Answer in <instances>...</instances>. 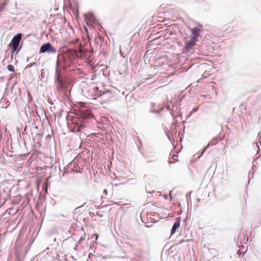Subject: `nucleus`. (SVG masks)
I'll return each instance as SVG.
<instances>
[{"label":"nucleus","instance_id":"nucleus-3","mask_svg":"<svg viewBox=\"0 0 261 261\" xmlns=\"http://www.w3.org/2000/svg\"><path fill=\"white\" fill-rule=\"evenodd\" d=\"M22 34L18 33L14 35L9 44V47L11 49V60H13V55L16 53L18 54L22 47L23 42L21 41Z\"/></svg>","mask_w":261,"mask_h":261},{"label":"nucleus","instance_id":"nucleus-22","mask_svg":"<svg viewBox=\"0 0 261 261\" xmlns=\"http://www.w3.org/2000/svg\"><path fill=\"white\" fill-rule=\"evenodd\" d=\"M93 90L95 92L98 91H99V88L98 87H97V86H95V87H94Z\"/></svg>","mask_w":261,"mask_h":261},{"label":"nucleus","instance_id":"nucleus-41","mask_svg":"<svg viewBox=\"0 0 261 261\" xmlns=\"http://www.w3.org/2000/svg\"><path fill=\"white\" fill-rule=\"evenodd\" d=\"M117 186H118V185H117V184L115 185V187H117Z\"/></svg>","mask_w":261,"mask_h":261},{"label":"nucleus","instance_id":"nucleus-33","mask_svg":"<svg viewBox=\"0 0 261 261\" xmlns=\"http://www.w3.org/2000/svg\"><path fill=\"white\" fill-rule=\"evenodd\" d=\"M170 114H171V115L172 116V117L173 118H175V117H174V115H173L172 113V112H171V113H170Z\"/></svg>","mask_w":261,"mask_h":261},{"label":"nucleus","instance_id":"nucleus-30","mask_svg":"<svg viewBox=\"0 0 261 261\" xmlns=\"http://www.w3.org/2000/svg\"><path fill=\"white\" fill-rule=\"evenodd\" d=\"M30 58H27V60H26L27 62H29L30 61Z\"/></svg>","mask_w":261,"mask_h":261},{"label":"nucleus","instance_id":"nucleus-14","mask_svg":"<svg viewBox=\"0 0 261 261\" xmlns=\"http://www.w3.org/2000/svg\"><path fill=\"white\" fill-rule=\"evenodd\" d=\"M7 69L10 72H14L15 71V68L13 65L9 64L7 66Z\"/></svg>","mask_w":261,"mask_h":261},{"label":"nucleus","instance_id":"nucleus-17","mask_svg":"<svg viewBox=\"0 0 261 261\" xmlns=\"http://www.w3.org/2000/svg\"><path fill=\"white\" fill-rule=\"evenodd\" d=\"M198 107H195V108H193V109H192V111L191 112V114L192 113L196 112L198 111Z\"/></svg>","mask_w":261,"mask_h":261},{"label":"nucleus","instance_id":"nucleus-40","mask_svg":"<svg viewBox=\"0 0 261 261\" xmlns=\"http://www.w3.org/2000/svg\"><path fill=\"white\" fill-rule=\"evenodd\" d=\"M186 221V219H185L184 220V222H185Z\"/></svg>","mask_w":261,"mask_h":261},{"label":"nucleus","instance_id":"nucleus-27","mask_svg":"<svg viewBox=\"0 0 261 261\" xmlns=\"http://www.w3.org/2000/svg\"><path fill=\"white\" fill-rule=\"evenodd\" d=\"M166 109L167 110H170V106H167L166 107Z\"/></svg>","mask_w":261,"mask_h":261},{"label":"nucleus","instance_id":"nucleus-7","mask_svg":"<svg viewBox=\"0 0 261 261\" xmlns=\"http://www.w3.org/2000/svg\"><path fill=\"white\" fill-rule=\"evenodd\" d=\"M8 150L10 152L15 153L18 155L21 154L19 150L20 145L18 139H15L13 142L11 141L10 148H9Z\"/></svg>","mask_w":261,"mask_h":261},{"label":"nucleus","instance_id":"nucleus-43","mask_svg":"<svg viewBox=\"0 0 261 261\" xmlns=\"http://www.w3.org/2000/svg\"><path fill=\"white\" fill-rule=\"evenodd\" d=\"M260 143V145L261 146V143Z\"/></svg>","mask_w":261,"mask_h":261},{"label":"nucleus","instance_id":"nucleus-19","mask_svg":"<svg viewBox=\"0 0 261 261\" xmlns=\"http://www.w3.org/2000/svg\"><path fill=\"white\" fill-rule=\"evenodd\" d=\"M5 150H4V149L3 148V150H2V153L1 154V158H4V155H5Z\"/></svg>","mask_w":261,"mask_h":261},{"label":"nucleus","instance_id":"nucleus-34","mask_svg":"<svg viewBox=\"0 0 261 261\" xmlns=\"http://www.w3.org/2000/svg\"><path fill=\"white\" fill-rule=\"evenodd\" d=\"M75 13H76L78 15V14H79L78 11H76V12H74L75 14Z\"/></svg>","mask_w":261,"mask_h":261},{"label":"nucleus","instance_id":"nucleus-16","mask_svg":"<svg viewBox=\"0 0 261 261\" xmlns=\"http://www.w3.org/2000/svg\"><path fill=\"white\" fill-rule=\"evenodd\" d=\"M37 64V63L36 62H33V63H30L28 66H27V67H29V68H31L32 67L36 65Z\"/></svg>","mask_w":261,"mask_h":261},{"label":"nucleus","instance_id":"nucleus-25","mask_svg":"<svg viewBox=\"0 0 261 261\" xmlns=\"http://www.w3.org/2000/svg\"><path fill=\"white\" fill-rule=\"evenodd\" d=\"M28 96H29V98L30 100H31L32 98L30 93H28Z\"/></svg>","mask_w":261,"mask_h":261},{"label":"nucleus","instance_id":"nucleus-38","mask_svg":"<svg viewBox=\"0 0 261 261\" xmlns=\"http://www.w3.org/2000/svg\"><path fill=\"white\" fill-rule=\"evenodd\" d=\"M241 236H242V235H241V234H240L239 237L240 238H241Z\"/></svg>","mask_w":261,"mask_h":261},{"label":"nucleus","instance_id":"nucleus-4","mask_svg":"<svg viewBox=\"0 0 261 261\" xmlns=\"http://www.w3.org/2000/svg\"><path fill=\"white\" fill-rule=\"evenodd\" d=\"M84 16L86 24L88 26H92L93 25H100L95 16L92 12L85 13L84 14Z\"/></svg>","mask_w":261,"mask_h":261},{"label":"nucleus","instance_id":"nucleus-6","mask_svg":"<svg viewBox=\"0 0 261 261\" xmlns=\"http://www.w3.org/2000/svg\"><path fill=\"white\" fill-rule=\"evenodd\" d=\"M150 108L149 109V112L154 113L157 115L158 117L162 119L163 116L161 114V112L164 109V106L162 105H156L155 103H150Z\"/></svg>","mask_w":261,"mask_h":261},{"label":"nucleus","instance_id":"nucleus-31","mask_svg":"<svg viewBox=\"0 0 261 261\" xmlns=\"http://www.w3.org/2000/svg\"><path fill=\"white\" fill-rule=\"evenodd\" d=\"M34 128L36 129H38V126H34Z\"/></svg>","mask_w":261,"mask_h":261},{"label":"nucleus","instance_id":"nucleus-18","mask_svg":"<svg viewBox=\"0 0 261 261\" xmlns=\"http://www.w3.org/2000/svg\"><path fill=\"white\" fill-rule=\"evenodd\" d=\"M3 193H6V195H7V192L5 191L4 189H3L2 190H0V195L2 196Z\"/></svg>","mask_w":261,"mask_h":261},{"label":"nucleus","instance_id":"nucleus-24","mask_svg":"<svg viewBox=\"0 0 261 261\" xmlns=\"http://www.w3.org/2000/svg\"><path fill=\"white\" fill-rule=\"evenodd\" d=\"M255 147L258 149V150H259V144L258 143H256Z\"/></svg>","mask_w":261,"mask_h":261},{"label":"nucleus","instance_id":"nucleus-11","mask_svg":"<svg viewBox=\"0 0 261 261\" xmlns=\"http://www.w3.org/2000/svg\"><path fill=\"white\" fill-rule=\"evenodd\" d=\"M180 217H178L176 218L175 221L174 222L170 231L171 235H173L175 233L176 230L180 227Z\"/></svg>","mask_w":261,"mask_h":261},{"label":"nucleus","instance_id":"nucleus-35","mask_svg":"<svg viewBox=\"0 0 261 261\" xmlns=\"http://www.w3.org/2000/svg\"><path fill=\"white\" fill-rule=\"evenodd\" d=\"M191 192H190L189 193H187L186 196H188V195H190L191 194Z\"/></svg>","mask_w":261,"mask_h":261},{"label":"nucleus","instance_id":"nucleus-21","mask_svg":"<svg viewBox=\"0 0 261 261\" xmlns=\"http://www.w3.org/2000/svg\"><path fill=\"white\" fill-rule=\"evenodd\" d=\"M146 191L147 193H150V194H152V193L154 192V190H152V191H148V190H147V188H146Z\"/></svg>","mask_w":261,"mask_h":261},{"label":"nucleus","instance_id":"nucleus-2","mask_svg":"<svg viewBox=\"0 0 261 261\" xmlns=\"http://www.w3.org/2000/svg\"><path fill=\"white\" fill-rule=\"evenodd\" d=\"M89 112L81 111L73 116H69L68 119V126L71 133H78L86 127V123L88 119L91 118Z\"/></svg>","mask_w":261,"mask_h":261},{"label":"nucleus","instance_id":"nucleus-36","mask_svg":"<svg viewBox=\"0 0 261 261\" xmlns=\"http://www.w3.org/2000/svg\"><path fill=\"white\" fill-rule=\"evenodd\" d=\"M31 117H30V121H28V122H31Z\"/></svg>","mask_w":261,"mask_h":261},{"label":"nucleus","instance_id":"nucleus-10","mask_svg":"<svg viewBox=\"0 0 261 261\" xmlns=\"http://www.w3.org/2000/svg\"><path fill=\"white\" fill-rule=\"evenodd\" d=\"M219 140H218V138H214L213 139H212V140H211L210 141V142H208V144L206 145V146L203 149V150H202V151L201 152V153L200 154V155H199L197 158L196 159H199L200 158V157L202 155V154L205 151V150L208 148L210 147V146H212L213 145H216L218 142Z\"/></svg>","mask_w":261,"mask_h":261},{"label":"nucleus","instance_id":"nucleus-12","mask_svg":"<svg viewBox=\"0 0 261 261\" xmlns=\"http://www.w3.org/2000/svg\"><path fill=\"white\" fill-rule=\"evenodd\" d=\"M122 248L127 251H132L133 250V246L128 242L122 243Z\"/></svg>","mask_w":261,"mask_h":261},{"label":"nucleus","instance_id":"nucleus-1","mask_svg":"<svg viewBox=\"0 0 261 261\" xmlns=\"http://www.w3.org/2000/svg\"><path fill=\"white\" fill-rule=\"evenodd\" d=\"M76 67L75 63L68 55L58 54L57 58L54 76L57 90L63 91L65 88V76L68 71H72Z\"/></svg>","mask_w":261,"mask_h":261},{"label":"nucleus","instance_id":"nucleus-28","mask_svg":"<svg viewBox=\"0 0 261 261\" xmlns=\"http://www.w3.org/2000/svg\"><path fill=\"white\" fill-rule=\"evenodd\" d=\"M164 197L165 199H167L168 198V195H164Z\"/></svg>","mask_w":261,"mask_h":261},{"label":"nucleus","instance_id":"nucleus-13","mask_svg":"<svg viewBox=\"0 0 261 261\" xmlns=\"http://www.w3.org/2000/svg\"><path fill=\"white\" fill-rule=\"evenodd\" d=\"M7 1L6 0L2 4H0V12H3L5 10V7L7 5Z\"/></svg>","mask_w":261,"mask_h":261},{"label":"nucleus","instance_id":"nucleus-8","mask_svg":"<svg viewBox=\"0 0 261 261\" xmlns=\"http://www.w3.org/2000/svg\"><path fill=\"white\" fill-rule=\"evenodd\" d=\"M203 27L201 24H199L198 26L194 28L191 30V38L197 41V38L200 35V32L202 31Z\"/></svg>","mask_w":261,"mask_h":261},{"label":"nucleus","instance_id":"nucleus-23","mask_svg":"<svg viewBox=\"0 0 261 261\" xmlns=\"http://www.w3.org/2000/svg\"><path fill=\"white\" fill-rule=\"evenodd\" d=\"M32 125L33 126H36V123L34 120H33V121H32Z\"/></svg>","mask_w":261,"mask_h":261},{"label":"nucleus","instance_id":"nucleus-9","mask_svg":"<svg viewBox=\"0 0 261 261\" xmlns=\"http://www.w3.org/2000/svg\"><path fill=\"white\" fill-rule=\"evenodd\" d=\"M197 41L192 38H190V40L187 41L185 45L183 48V53H188L193 48V46L195 44Z\"/></svg>","mask_w":261,"mask_h":261},{"label":"nucleus","instance_id":"nucleus-5","mask_svg":"<svg viewBox=\"0 0 261 261\" xmlns=\"http://www.w3.org/2000/svg\"><path fill=\"white\" fill-rule=\"evenodd\" d=\"M57 50L51 44V43L48 42L45 43H43L40 47L39 49V54H54L56 53Z\"/></svg>","mask_w":261,"mask_h":261},{"label":"nucleus","instance_id":"nucleus-39","mask_svg":"<svg viewBox=\"0 0 261 261\" xmlns=\"http://www.w3.org/2000/svg\"><path fill=\"white\" fill-rule=\"evenodd\" d=\"M167 137H168V139H169V140H170V137H169V136L168 135H167Z\"/></svg>","mask_w":261,"mask_h":261},{"label":"nucleus","instance_id":"nucleus-29","mask_svg":"<svg viewBox=\"0 0 261 261\" xmlns=\"http://www.w3.org/2000/svg\"><path fill=\"white\" fill-rule=\"evenodd\" d=\"M170 200H172V195L171 194V192H170Z\"/></svg>","mask_w":261,"mask_h":261},{"label":"nucleus","instance_id":"nucleus-32","mask_svg":"<svg viewBox=\"0 0 261 261\" xmlns=\"http://www.w3.org/2000/svg\"><path fill=\"white\" fill-rule=\"evenodd\" d=\"M168 163H169V164H173V162H172V161H168Z\"/></svg>","mask_w":261,"mask_h":261},{"label":"nucleus","instance_id":"nucleus-15","mask_svg":"<svg viewBox=\"0 0 261 261\" xmlns=\"http://www.w3.org/2000/svg\"><path fill=\"white\" fill-rule=\"evenodd\" d=\"M85 236H86V234H85L84 236H82L81 237V238L77 242L78 244H80L83 241H84L85 240Z\"/></svg>","mask_w":261,"mask_h":261},{"label":"nucleus","instance_id":"nucleus-37","mask_svg":"<svg viewBox=\"0 0 261 261\" xmlns=\"http://www.w3.org/2000/svg\"><path fill=\"white\" fill-rule=\"evenodd\" d=\"M110 92V90H108L106 92V93H109Z\"/></svg>","mask_w":261,"mask_h":261},{"label":"nucleus","instance_id":"nucleus-20","mask_svg":"<svg viewBox=\"0 0 261 261\" xmlns=\"http://www.w3.org/2000/svg\"><path fill=\"white\" fill-rule=\"evenodd\" d=\"M83 28H84V31L87 33L88 34V28L86 26H83Z\"/></svg>","mask_w":261,"mask_h":261},{"label":"nucleus","instance_id":"nucleus-26","mask_svg":"<svg viewBox=\"0 0 261 261\" xmlns=\"http://www.w3.org/2000/svg\"><path fill=\"white\" fill-rule=\"evenodd\" d=\"M108 191L106 189L103 190V194H107Z\"/></svg>","mask_w":261,"mask_h":261},{"label":"nucleus","instance_id":"nucleus-42","mask_svg":"<svg viewBox=\"0 0 261 261\" xmlns=\"http://www.w3.org/2000/svg\"><path fill=\"white\" fill-rule=\"evenodd\" d=\"M242 236H243V238H244V237H245L244 235L243 234Z\"/></svg>","mask_w":261,"mask_h":261}]
</instances>
